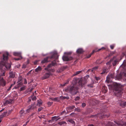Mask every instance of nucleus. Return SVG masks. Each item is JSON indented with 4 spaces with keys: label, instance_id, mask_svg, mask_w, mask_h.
Wrapping results in <instances>:
<instances>
[{
    "label": "nucleus",
    "instance_id": "obj_1",
    "mask_svg": "<svg viewBox=\"0 0 126 126\" xmlns=\"http://www.w3.org/2000/svg\"><path fill=\"white\" fill-rule=\"evenodd\" d=\"M8 53L5 52L3 54V59L2 61L0 62V70L2 72L3 69L5 68L7 69H9L11 67V65L9 63H8L7 61L8 59Z\"/></svg>",
    "mask_w": 126,
    "mask_h": 126
},
{
    "label": "nucleus",
    "instance_id": "obj_2",
    "mask_svg": "<svg viewBox=\"0 0 126 126\" xmlns=\"http://www.w3.org/2000/svg\"><path fill=\"white\" fill-rule=\"evenodd\" d=\"M78 89V88L76 87V85H73L72 86L68 87L65 89V90L66 92H69L72 94H76Z\"/></svg>",
    "mask_w": 126,
    "mask_h": 126
},
{
    "label": "nucleus",
    "instance_id": "obj_3",
    "mask_svg": "<svg viewBox=\"0 0 126 126\" xmlns=\"http://www.w3.org/2000/svg\"><path fill=\"white\" fill-rule=\"evenodd\" d=\"M4 76V72H3L2 74L0 75V76ZM5 85V82L3 78L0 76V85H2V86H4Z\"/></svg>",
    "mask_w": 126,
    "mask_h": 126
},
{
    "label": "nucleus",
    "instance_id": "obj_4",
    "mask_svg": "<svg viewBox=\"0 0 126 126\" xmlns=\"http://www.w3.org/2000/svg\"><path fill=\"white\" fill-rule=\"evenodd\" d=\"M60 119V117H58L56 116H53L52 117L51 120L49 121V122H50L51 121V122H52V121H57L58 120Z\"/></svg>",
    "mask_w": 126,
    "mask_h": 126
},
{
    "label": "nucleus",
    "instance_id": "obj_5",
    "mask_svg": "<svg viewBox=\"0 0 126 126\" xmlns=\"http://www.w3.org/2000/svg\"><path fill=\"white\" fill-rule=\"evenodd\" d=\"M62 59L63 61H67L72 60V58L71 57H68L63 56L62 57Z\"/></svg>",
    "mask_w": 126,
    "mask_h": 126
},
{
    "label": "nucleus",
    "instance_id": "obj_6",
    "mask_svg": "<svg viewBox=\"0 0 126 126\" xmlns=\"http://www.w3.org/2000/svg\"><path fill=\"white\" fill-rule=\"evenodd\" d=\"M13 102V100L12 99H9L4 102V106H6V105L12 103Z\"/></svg>",
    "mask_w": 126,
    "mask_h": 126
},
{
    "label": "nucleus",
    "instance_id": "obj_7",
    "mask_svg": "<svg viewBox=\"0 0 126 126\" xmlns=\"http://www.w3.org/2000/svg\"><path fill=\"white\" fill-rule=\"evenodd\" d=\"M21 52H14L13 53L14 55L16 56H19L21 59L22 58V57L21 56Z\"/></svg>",
    "mask_w": 126,
    "mask_h": 126
},
{
    "label": "nucleus",
    "instance_id": "obj_8",
    "mask_svg": "<svg viewBox=\"0 0 126 126\" xmlns=\"http://www.w3.org/2000/svg\"><path fill=\"white\" fill-rule=\"evenodd\" d=\"M9 77L11 78H13L16 77V74L15 72H11L9 73Z\"/></svg>",
    "mask_w": 126,
    "mask_h": 126
},
{
    "label": "nucleus",
    "instance_id": "obj_9",
    "mask_svg": "<svg viewBox=\"0 0 126 126\" xmlns=\"http://www.w3.org/2000/svg\"><path fill=\"white\" fill-rule=\"evenodd\" d=\"M84 52L82 48H79L76 51L77 53L78 54H80Z\"/></svg>",
    "mask_w": 126,
    "mask_h": 126
},
{
    "label": "nucleus",
    "instance_id": "obj_10",
    "mask_svg": "<svg viewBox=\"0 0 126 126\" xmlns=\"http://www.w3.org/2000/svg\"><path fill=\"white\" fill-rule=\"evenodd\" d=\"M55 62H53L51 64H50L48 65L47 68H45V70H47V71H48V68L50 67H51V66H53L55 65Z\"/></svg>",
    "mask_w": 126,
    "mask_h": 126
},
{
    "label": "nucleus",
    "instance_id": "obj_11",
    "mask_svg": "<svg viewBox=\"0 0 126 126\" xmlns=\"http://www.w3.org/2000/svg\"><path fill=\"white\" fill-rule=\"evenodd\" d=\"M50 73H47L46 74L43 78V79H45L48 78L50 76Z\"/></svg>",
    "mask_w": 126,
    "mask_h": 126
},
{
    "label": "nucleus",
    "instance_id": "obj_12",
    "mask_svg": "<svg viewBox=\"0 0 126 126\" xmlns=\"http://www.w3.org/2000/svg\"><path fill=\"white\" fill-rule=\"evenodd\" d=\"M75 107L74 106H70L68 108H66V109L67 111H70L71 110L73 109Z\"/></svg>",
    "mask_w": 126,
    "mask_h": 126
},
{
    "label": "nucleus",
    "instance_id": "obj_13",
    "mask_svg": "<svg viewBox=\"0 0 126 126\" xmlns=\"http://www.w3.org/2000/svg\"><path fill=\"white\" fill-rule=\"evenodd\" d=\"M105 49V48L104 47H102L101 48L97 49V48H95L94 50L93 51V52L94 53L95 52H96L99 51L101 49L103 50Z\"/></svg>",
    "mask_w": 126,
    "mask_h": 126
},
{
    "label": "nucleus",
    "instance_id": "obj_14",
    "mask_svg": "<svg viewBox=\"0 0 126 126\" xmlns=\"http://www.w3.org/2000/svg\"><path fill=\"white\" fill-rule=\"evenodd\" d=\"M37 105L38 106H41L42 103V101L40 99L37 100Z\"/></svg>",
    "mask_w": 126,
    "mask_h": 126
},
{
    "label": "nucleus",
    "instance_id": "obj_15",
    "mask_svg": "<svg viewBox=\"0 0 126 126\" xmlns=\"http://www.w3.org/2000/svg\"><path fill=\"white\" fill-rule=\"evenodd\" d=\"M42 70V68L41 67L39 66L37 68H36L35 70L36 72H39L40 71Z\"/></svg>",
    "mask_w": 126,
    "mask_h": 126
},
{
    "label": "nucleus",
    "instance_id": "obj_16",
    "mask_svg": "<svg viewBox=\"0 0 126 126\" xmlns=\"http://www.w3.org/2000/svg\"><path fill=\"white\" fill-rule=\"evenodd\" d=\"M7 114V112H4L1 115H0V118H2L3 117L5 116H6Z\"/></svg>",
    "mask_w": 126,
    "mask_h": 126
},
{
    "label": "nucleus",
    "instance_id": "obj_17",
    "mask_svg": "<svg viewBox=\"0 0 126 126\" xmlns=\"http://www.w3.org/2000/svg\"><path fill=\"white\" fill-rule=\"evenodd\" d=\"M49 58V57H48L44 59L42 61V63H44L47 62L48 61H47V60Z\"/></svg>",
    "mask_w": 126,
    "mask_h": 126
},
{
    "label": "nucleus",
    "instance_id": "obj_18",
    "mask_svg": "<svg viewBox=\"0 0 126 126\" xmlns=\"http://www.w3.org/2000/svg\"><path fill=\"white\" fill-rule=\"evenodd\" d=\"M31 108V110L33 109L34 108H36V105H35V103H34L33 104L31 105V106L30 107Z\"/></svg>",
    "mask_w": 126,
    "mask_h": 126
},
{
    "label": "nucleus",
    "instance_id": "obj_19",
    "mask_svg": "<svg viewBox=\"0 0 126 126\" xmlns=\"http://www.w3.org/2000/svg\"><path fill=\"white\" fill-rule=\"evenodd\" d=\"M50 55H52V56L50 57V58H52L54 57V56L57 55V53L56 52H51L50 53Z\"/></svg>",
    "mask_w": 126,
    "mask_h": 126
},
{
    "label": "nucleus",
    "instance_id": "obj_20",
    "mask_svg": "<svg viewBox=\"0 0 126 126\" xmlns=\"http://www.w3.org/2000/svg\"><path fill=\"white\" fill-rule=\"evenodd\" d=\"M50 99H51L53 101L57 102H58L59 100V98H55L53 99L50 98Z\"/></svg>",
    "mask_w": 126,
    "mask_h": 126
},
{
    "label": "nucleus",
    "instance_id": "obj_21",
    "mask_svg": "<svg viewBox=\"0 0 126 126\" xmlns=\"http://www.w3.org/2000/svg\"><path fill=\"white\" fill-rule=\"evenodd\" d=\"M82 72V71H80L77 72L76 73H75L73 75V76H75L76 75H78L80 73Z\"/></svg>",
    "mask_w": 126,
    "mask_h": 126
},
{
    "label": "nucleus",
    "instance_id": "obj_22",
    "mask_svg": "<svg viewBox=\"0 0 126 126\" xmlns=\"http://www.w3.org/2000/svg\"><path fill=\"white\" fill-rule=\"evenodd\" d=\"M58 123L59 125H61L63 124H66V123L64 121H62L59 122Z\"/></svg>",
    "mask_w": 126,
    "mask_h": 126
},
{
    "label": "nucleus",
    "instance_id": "obj_23",
    "mask_svg": "<svg viewBox=\"0 0 126 126\" xmlns=\"http://www.w3.org/2000/svg\"><path fill=\"white\" fill-rule=\"evenodd\" d=\"M60 98H61V99H64L65 98H67V99H68L69 98V97H64L63 96H62L60 97Z\"/></svg>",
    "mask_w": 126,
    "mask_h": 126
},
{
    "label": "nucleus",
    "instance_id": "obj_24",
    "mask_svg": "<svg viewBox=\"0 0 126 126\" xmlns=\"http://www.w3.org/2000/svg\"><path fill=\"white\" fill-rule=\"evenodd\" d=\"M31 110V108L30 107L29 108L27 109L26 111V113H28L30 112Z\"/></svg>",
    "mask_w": 126,
    "mask_h": 126
},
{
    "label": "nucleus",
    "instance_id": "obj_25",
    "mask_svg": "<svg viewBox=\"0 0 126 126\" xmlns=\"http://www.w3.org/2000/svg\"><path fill=\"white\" fill-rule=\"evenodd\" d=\"M24 112V110H22L20 112V113L21 115L23 114V113Z\"/></svg>",
    "mask_w": 126,
    "mask_h": 126
},
{
    "label": "nucleus",
    "instance_id": "obj_26",
    "mask_svg": "<svg viewBox=\"0 0 126 126\" xmlns=\"http://www.w3.org/2000/svg\"><path fill=\"white\" fill-rule=\"evenodd\" d=\"M93 53V52H92L90 54H89L88 56H87V57H86V58H89V57H90L91 55L93 53Z\"/></svg>",
    "mask_w": 126,
    "mask_h": 126
},
{
    "label": "nucleus",
    "instance_id": "obj_27",
    "mask_svg": "<svg viewBox=\"0 0 126 126\" xmlns=\"http://www.w3.org/2000/svg\"><path fill=\"white\" fill-rule=\"evenodd\" d=\"M52 102H49L47 103V104L49 106H50L52 104Z\"/></svg>",
    "mask_w": 126,
    "mask_h": 126
},
{
    "label": "nucleus",
    "instance_id": "obj_28",
    "mask_svg": "<svg viewBox=\"0 0 126 126\" xmlns=\"http://www.w3.org/2000/svg\"><path fill=\"white\" fill-rule=\"evenodd\" d=\"M25 89V86H23V87L20 88V90L23 91Z\"/></svg>",
    "mask_w": 126,
    "mask_h": 126
},
{
    "label": "nucleus",
    "instance_id": "obj_29",
    "mask_svg": "<svg viewBox=\"0 0 126 126\" xmlns=\"http://www.w3.org/2000/svg\"><path fill=\"white\" fill-rule=\"evenodd\" d=\"M69 121L72 124H74V122L72 120H70Z\"/></svg>",
    "mask_w": 126,
    "mask_h": 126
},
{
    "label": "nucleus",
    "instance_id": "obj_30",
    "mask_svg": "<svg viewBox=\"0 0 126 126\" xmlns=\"http://www.w3.org/2000/svg\"><path fill=\"white\" fill-rule=\"evenodd\" d=\"M62 71V70L61 69H58L57 70V72L58 73L61 72Z\"/></svg>",
    "mask_w": 126,
    "mask_h": 126
},
{
    "label": "nucleus",
    "instance_id": "obj_31",
    "mask_svg": "<svg viewBox=\"0 0 126 126\" xmlns=\"http://www.w3.org/2000/svg\"><path fill=\"white\" fill-rule=\"evenodd\" d=\"M42 109H43V108L42 107H41L39 108L38 109V111H41Z\"/></svg>",
    "mask_w": 126,
    "mask_h": 126
},
{
    "label": "nucleus",
    "instance_id": "obj_32",
    "mask_svg": "<svg viewBox=\"0 0 126 126\" xmlns=\"http://www.w3.org/2000/svg\"><path fill=\"white\" fill-rule=\"evenodd\" d=\"M79 97H77L75 99V100L76 101L78 100H79Z\"/></svg>",
    "mask_w": 126,
    "mask_h": 126
},
{
    "label": "nucleus",
    "instance_id": "obj_33",
    "mask_svg": "<svg viewBox=\"0 0 126 126\" xmlns=\"http://www.w3.org/2000/svg\"><path fill=\"white\" fill-rule=\"evenodd\" d=\"M21 59V58L20 57V58H15L14 59L15 60H16L18 61V60H20V59Z\"/></svg>",
    "mask_w": 126,
    "mask_h": 126
},
{
    "label": "nucleus",
    "instance_id": "obj_34",
    "mask_svg": "<svg viewBox=\"0 0 126 126\" xmlns=\"http://www.w3.org/2000/svg\"><path fill=\"white\" fill-rule=\"evenodd\" d=\"M12 110H9V111L8 113V115L10 114L11 113V112H12Z\"/></svg>",
    "mask_w": 126,
    "mask_h": 126
},
{
    "label": "nucleus",
    "instance_id": "obj_35",
    "mask_svg": "<svg viewBox=\"0 0 126 126\" xmlns=\"http://www.w3.org/2000/svg\"><path fill=\"white\" fill-rule=\"evenodd\" d=\"M114 46V45H111L110 46V47L111 49H113V48Z\"/></svg>",
    "mask_w": 126,
    "mask_h": 126
},
{
    "label": "nucleus",
    "instance_id": "obj_36",
    "mask_svg": "<svg viewBox=\"0 0 126 126\" xmlns=\"http://www.w3.org/2000/svg\"><path fill=\"white\" fill-rule=\"evenodd\" d=\"M86 105V104L84 103H83L82 104V106L83 107H85Z\"/></svg>",
    "mask_w": 126,
    "mask_h": 126
},
{
    "label": "nucleus",
    "instance_id": "obj_37",
    "mask_svg": "<svg viewBox=\"0 0 126 126\" xmlns=\"http://www.w3.org/2000/svg\"><path fill=\"white\" fill-rule=\"evenodd\" d=\"M117 62H116V61H114V62L113 63V65H115V63H116Z\"/></svg>",
    "mask_w": 126,
    "mask_h": 126
},
{
    "label": "nucleus",
    "instance_id": "obj_38",
    "mask_svg": "<svg viewBox=\"0 0 126 126\" xmlns=\"http://www.w3.org/2000/svg\"><path fill=\"white\" fill-rule=\"evenodd\" d=\"M71 52H67V53H66V52H64V54H67V55H68V54H71Z\"/></svg>",
    "mask_w": 126,
    "mask_h": 126
},
{
    "label": "nucleus",
    "instance_id": "obj_39",
    "mask_svg": "<svg viewBox=\"0 0 126 126\" xmlns=\"http://www.w3.org/2000/svg\"><path fill=\"white\" fill-rule=\"evenodd\" d=\"M75 110H77V111H80V110L79 109H78V108H76L75 109Z\"/></svg>",
    "mask_w": 126,
    "mask_h": 126
},
{
    "label": "nucleus",
    "instance_id": "obj_40",
    "mask_svg": "<svg viewBox=\"0 0 126 126\" xmlns=\"http://www.w3.org/2000/svg\"><path fill=\"white\" fill-rule=\"evenodd\" d=\"M36 97L35 96H34L32 98V100H35L36 99Z\"/></svg>",
    "mask_w": 126,
    "mask_h": 126
},
{
    "label": "nucleus",
    "instance_id": "obj_41",
    "mask_svg": "<svg viewBox=\"0 0 126 126\" xmlns=\"http://www.w3.org/2000/svg\"><path fill=\"white\" fill-rule=\"evenodd\" d=\"M123 63L125 65H126V61H124Z\"/></svg>",
    "mask_w": 126,
    "mask_h": 126
},
{
    "label": "nucleus",
    "instance_id": "obj_42",
    "mask_svg": "<svg viewBox=\"0 0 126 126\" xmlns=\"http://www.w3.org/2000/svg\"><path fill=\"white\" fill-rule=\"evenodd\" d=\"M88 86L89 87H93V86L92 85H88Z\"/></svg>",
    "mask_w": 126,
    "mask_h": 126
},
{
    "label": "nucleus",
    "instance_id": "obj_43",
    "mask_svg": "<svg viewBox=\"0 0 126 126\" xmlns=\"http://www.w3.org/2000/svg\"><path fill=\"white\" fill-rule=\"evenodd\" d=\"M12 84L11 85V86L10 87L9 89H8L7 90H8V91H9V90H10V88H11V87H12Z\"/></svg>",
    "mask_w": 126,
    "mask_h": 126
},
{
    "label": "nucleus",
    "instance_id": "obj_44",
    "mask_svg": "<svg viewBox=\"0 0 126 126\" xmlns=\"http://www.w3.org/2000/svg\"><path fill=\"white\" fill-rule=\"evenodd\" d=\"M97 67H94L93 68V70H94L96 69H97Z\"/></svg>",
    "mask_w": 126,
    "mask_h": 126
},
{
    "label": "nucleus",
    "instance_id": "obj_45",
    "mask_svg": "<svg viewBox=\"0 0 126 126\" xmlns=\"http://www.w3.org/2000/svg\"><path fill=\"white\" fill-rule=\"evenodd\" d=\"M110 62H108L106 63V64L107 65H109L110 64Z\"/></svg>",
    "mask_w": 126,
    "mask_h": 126
},
{
    "label": "nucleus",
    "instance_id": "obj_46",
    "mask_svg": "<svg viewBox=\"0 0 126 126\" xmlns=\"http://www.w3.org/2000/svg\"><path fill=\"white\" fill-rule=\"evenodd\" d=\"M109 78V76H108L107 77V79H106V80H109V79H108Z\"/></svg>",
    "mask_w": 126,
    "mask_h": 126
},
{
    "label": "nucleus",
    "instance_id": "obj_47",
    "mask_svg": "<svg viewBox=\"0 0 126 126\" xmlns=\"http://www.w3.org/2000/svg\"><path fill=\"white\" fill-rule=\"evenodd\" d=\"M118 126H124V125H122L120 124H119L118 125Z\"/></svg>",
    "mask_w": 126,
    "mask_h": 126
},
{
    "label": "nucleus",
    "instance_id": "obj_48",
    "mask_svg": "<svg viewBox=\"0 0 126 126\" xmlns=\"http://www.w3.org/2000/svg\"><path fill=\"white\" fill-rule=\"evenodd\" d=\"M27 83V82L26 80H25V84H26Z\"/></svg>",
    "mask_w": 126,
    "mask_h": 126
},
{
    "label": "nucleus",
    "instance_id": "obj_49",
    "mask_svg": "<svg viewBox=\"0 0 126 126\" xmlns=\"http://www.w3.org/2000/svg\"><path fill=\"white\" fill-rule=\"evenodd\" d=\"M96 79L97 80H98L99 79V78L97 77H95Z\"/></svg>",
    "mask_w": 126,
    "mask_h": 126
},
{
    "label": "nucleus",
    "instance_id": "obj_50",
    "mask_svg": "<svg viewBox=\"0 0 126 126\" xmlns=\"http://www.w3.org/2000/svg\"><path fill=\"white\" fill-rule=\"evenodd\" d=\"M25 65H23L22 66V68H25Z\"/></svg>",
    "mask_w": 126,
    "mask_h": 126
},
{
    "label": "nucleus",
    "instance_id": "obj_51",
    "mask_svg": "<svg viewBox=\"0 0 126 126\" xmlns=\"http://www.w3.org/2000/svg\"><path fill=\"white\" fill-rule=\"evenodd\" d=\"M29 122V121L28 120V121H27V122H26V124H27V123H28Z\"/></svg>",
    "mask_w": 126,
    "mask_h": 126
},
{
    "label": "nucleus",
    "instance_id": "obj_52",
    "mask_svg": "<svg viewBox=\"0 0 126 126\" xmlns=\"http://www.w3.org/2000/svg\"><path fill=\"white\" fill-rule=\"evenodd\" d=\"M105 72H104V71H103V72H102V73H101V74H104L105 73Z\"/></svg>",
    "mask_w": 126,
    "mask_h": 126
},
{
    "label": "nucleus",
    "instance_id": "obj_53",
    "mask_svg": "<svg viewBox=\"0 0 126 126\" xmlns=\"http://www.w3.org/2000/svg\"><path fill=\"white\" fill-rule=\"evenodd\" d=\"M88 126H94L93 125H88Z\"/></svg>",
    "mask_w": 126,
    "mask_h": 126
},
{
    "label": "nucleus",
    "instance_id": "obj_54",
    "mask_svg": "<svg viewBox=\"0 0 126 126\" xmlns=\"http://www.w3.org/2000/svg\"><path fill=\"white\" fill-rule=\"evenodd\" d=\"M26 125V124H24L23 125V126H25Z\"/></svg>",
    "mask_w": 126,
    "mask_h": 126
},
{
    "label": "nucleus",
    "instance_id": "obj_55",
    "mask_svg": "<svg viewBox=\"0 0 126 126\" xmlns=\"http://www.w3.org/2000/svg\"><path fill=\"white\" fill-rule=\"evenodd\" d=\"M66 83H65L63 85V86H64L65 85V84H66Z\"/></svg>",
    "mask_w": 126,
    "mask_h": 126
},
{
    "label": "nucleus",
    "instance_id": "obj_56",
    "mask_svg": "<svg viewBox=\"0 0 126 126\" xmlns=\"http://www.w3.org/2000/svg\"><path fill=\"white\" fill-rule=\"evenodd\" d=\"M37 62H36L34 63L35 64H36V63Z\"/></svg>",
    "mask_w": 126,
    "mask_h": 126
},
{
    "label": "nucleus",
    "instance_id": "obj_57",
    "mask_svg": "<svg viewBox=\"0 0 126 126\" xmlns=\"http://www.w3.org/2000/svg\"><path fill=\"white\" fill-rule=\"evenodd\" d=\"M1 118H0V119ZM1 119H0V122H1Z\"/></svg>",
    "mask_w": 126,
    "mask_h": 126
},
{
    "label": "nucleus",
    "instance_id": "obj_58",
    "mask_svg": "<svg viewBox=\"0 0 126 126\" xmlns=\"http://www.w3.org/2000/svg\"><path fill=\"white\" fill-rule=\"evenodd\" d=\"M54 70H53L52 71V72H54Z\"/></svg>",
    "mask_w": 126,
    "mask_h": 126
},
{
    "label": "nucleus",
    "instance_id": "obj_59",
    "mask_svg": "<svg viewBox=\"0 0 126 126\" xmlns=\"http://www.w3.org/2000/svg\"><path fill=\"white\" fill-rule=\"evenodd\" d=\"M39 118H41V117H40V116H39Z\"/></svg>",
    "mask_w": 126,
    "mask_h": 126
},
{
    "label": "nucleus",
    "instance_id": "obj_60",
    "mask_svg": "<svg viewBox=\"0 0 126 126\" xmlns=\"http://www.w3.org/2000/svg\"><path fill=\"white\" fill-rule=\"evenodd\" d=\"M36 91H35L34 92H35V93H36Z\"/></svg>",
    "mask_w": 126,
    "mask_h": 126
},
{
    "label": "nucleus",
    "instance_id": "obj_61",
    "mask_svg": "<svg viewBox=\"0 0 126 126\" xmlns=\"http://www.w3.org/2000/svg\"><path fill=\"white\" fill-rule=\"evenodd\" d=\"M19 66H20V65L19 64Z\"/></svg>",
    "mask_w": 126,
    "mask_h": 126
},
{
    "label": "nucleus",
    "instance_id": "obj_62",
    "mask_svg": "<svg viewBox=\"0 0 126 126\" xmlns=\"http://www.w3.org/2000/svg\"><path fill=\"white\" fill-rule=\"evenodd\" d=\"M16 126V125H15V126Z\"/></svg>",
    "mask_w": 126,
    "mask_h": 126
},
{
    "label": "nucleus",
    "instance_id": "obj_63",
    "mask_svg": "<svg viewBox=\"0 0 126 126\" xmlns=\"http://www.w3.org/2000/svg\"><path fill=\"white\" fill-rule=\"evenodd\" d=\"M32 71V70H31V71H30L31 72V71Z\"/></svg>",
    "mask_w": 126,
    "mask_h": 126
}]
</instances>
